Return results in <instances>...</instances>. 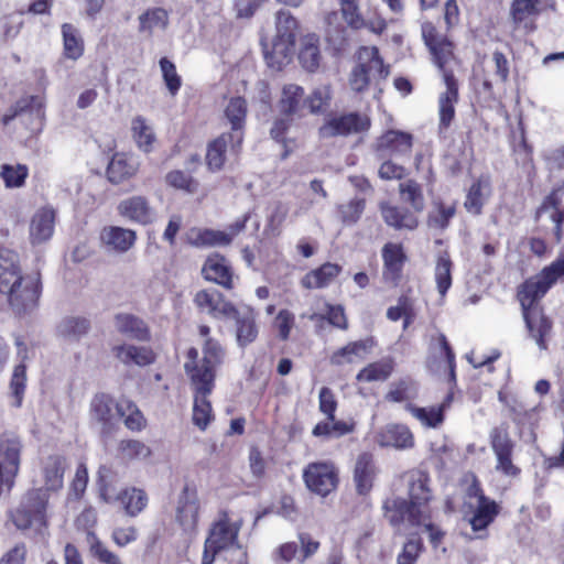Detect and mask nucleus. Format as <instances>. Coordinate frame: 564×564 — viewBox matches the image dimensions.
Here are the masks:
<instances>
[{"mask_svg":"<svg viewBox=\"0 0 564 564\" xmlns=\"http://www.w3.org/2000/svg\"><path fill=\"white\" fill-rule=\"evenodd\" d=\"M239 527L230 523L227 516L218 520L210 529L209 535L205 541L202 564H213L216 555L231 547L240 546L237 543Z\"/></svg>","mask_w":564,"mask_h":564,"instance_id":"6e6552de","label":"nucleus"},{"mask_svg":"<svg viewBox=\"0 0 564 564\" xmlns=\"http://www.w3.org/2000/svg\"><path fill=\"white\" fill-rule=\"evenodd\" d=\"M383 259V279L395 283L402 271L403 263L405 261V254L402 246L398 243H386L382 248Z\"/></svg>","mask_w":564,"mask_h":564,"instance_id":"a878e982","label":"nucleus"},{"mask_svg":"<svg viewBox=\"0 0 564 564\" xmlns=\"http://www.w3.org/2000/svg\"><path fill=\"white\" fill-rule=\"evenodd\" d=\"M399 192L403 202L410 204L415 212H422L424 208V196L421 185L408 180L399 184Z\"/></svg>","mask_w":564,"mask_h":564,"instance_id":"603ef678","label":"nucleus"},{"mask_svg":"<svg viewBox=\"0 0 564 564\" xmlns=\"http://www.w3.org/2000/svg\"><path fill=\"white\" fill-rule=\"evenodd\" d=\"M417 394V386L410 378L400 379L390 386L386 400L390 402H403L414 399Z\"/></svg>","mask_w":564,"mask_h":564,"instance_id":"8fccbe9b","label":"nucleus"},{"mask_svg":"<svg viewBox=\"0 0 564 564\" xmlns=\"http://www.w3.org/2000/svg\"><path fill=\"white\" fill-rule=\"evenodd\" d=\"M375 476V466L372 455L369 453H362L358 456L354 479L356 488L359 494H367L372 487V479Z\"/></svg>","mask_w":564,"mask_h":564,"instance_id":"f704fd0d","label":"nucleus"},{"mask_svg":"<svg viewBox=\"0 0 564 564\" xmlns=\"http://www.w3.org/2000/svg\"><path fill=\"white\" fill-rule=\"evenodd\" d=\"M25 381H26V375H25V366L23 364H20L14 367L11 382H10V389L12 391V395L14 397V405L20 406L22 403L24 390H25Z\"/></svg>","mask_w":564,"mask_h":564,"instance_id":"e2e57ef3","label":"nucleus"},{"mask_svg":"<svg viewBox=\"0 0 564 564\" xmlns=\"http://www.w3.org/2000/svg\"><path fill=\"white\" fill-rule=\"evenodd\" d=\"M91 556L102 564H122L120 557L111 552L94 533L87 534Z\"/></svg>","mask_w":564,"mask_h":564,"instance_id":"6e6d98bb","label":"nucleus"},{"mask_svg":"<svg viewBox=\"0 0 564 564\" xmlns=\"http://www.w3.org/2000/svg\"><path fill=\"white\" fill-rule=\"evenodd\" d=\"M552 7L553 0H512L510 13L513 22L519 24Z\"/></svg>","mask_w":564,"mask_h":564,"instance_id":"c9c22d12","label":"nucleus"},{"mask_svg":"<svg viewBox=\"0 0 564 564\" xmlns=\"http://www.w3.org/2000/svg\"><path fill=\"white\" fill-rule=\"evenodd\" d=\"M194 304L200 313L214 318H229L235 313V305L216 289L198 291Z\"/></svg>","mask_w":564,"mask_h":564,"instance_id":"4468645a","label":"nucleus"},{"mask_svg":"<svg viewBox=\"0 0 564 564\" xmlns=\"http://www.w3.org/2000/svg\"><path fill=\"white\" fill-rule=\"evenodd\" d=\"M116 329L132 339L145 340L148 338V328L145 323L131 314L120 313L115 316Z\"/></svg>","mask_w":564,"mask_h":564,"instance_id":"72a5a7b5","label":"nucleus"},{"mask_svg":"<svg viewBox=\"0 0 564 564\" xmlns=\"http://www.w3.org/2000/svg\"><path fill=\"white\" fill-rule=\"evenodd\" d=\"M55 210L45 206L40 208L32 217L30 224V239L33 245L47 241L54 231Z\"/></svg>","mask_w":564,"mask_h":564,"instance_id":"b1692460","label":"nucleus"},{"mask_svg":"<svg viewBox=\"0 0 564 564\" xmlns=\"http://www.w3.org/2000/svg\"><path fill=\"white\" fill-rule=\"evenodd\" d=\"M198 497L194 487L186 485L177 501L176 520L186 531L193 530L198 521Z\"/></svg>","mask_w":564,"mask_h":564,"instance_id":"aec40b11","label":"nucleus"},{"mask_svg":"<svg viewBox=\"0 0 564 564\" xmlns=\"http://www.w3.org/2000/svg\"><path fill=\"white\" fill-rule=\"evenodd\" d=\"M370 120L367 116L357 112L333 117L328 119L321 128L322 138H333L337 135H348L368 130Z\"/></svg>","mask_w":564,"mask_h":564,"instance_id":"ddd939ff","label":"nucleus"},{"mask_svg":"<svg viewBox=\"0 0 564 564\" xmlns=\"http://www.w3.org/2000/svg\"><path fill=\"white\" fill-rule=\"evenodd\" d=\"M132 137L140 150L148 153L152 151L155 135L153 129L148 124L147 120L138 116L131 122Z\"/></svg>","mask_w":564,"mask_h":564,"instance_id":"79ce46f5","label":"nucleus"},{"mask_svg":"<svg viewBox=\"0 0 564 564\" xmlns=\"http://www.w3.org/2000/svg\"><path fill=\"white\" fill-rule=\"evenodd\" d=\"M64 52L68 58L77 59L82 56L84 46L75 26L65 23L62 26Z\"/></svg>","mask_w":564,"mask_h":564,"instance_id":"864d4df0","label":"nucleus"},{"mask_svg":"<svg viewBox=\"0 0 564 564\" xmlns=\"http://www.w3.org/2000/svg\"><path fill=\"white\" fill-rule=\"evenodd\" d=\"M139 170L135 158L124 153H116L107 167V177L112 184H120L134 176Z\"/></svg>","mask_w":564,"mask_h":564,"instance_id":"393cba45","label":"nucleus"},{"mask_svg":"<svg viewBox=\"0 0 564 564\" xmlns=\"http://www.w3.org/2000/svg\"><path fill=\"white\" fill-rule=\"evenodd\" d=\"M340 11L346 23L355 30L365 28L366 21L361 17L356 0H340Z\"/></svg>","mask_w":564,"mask_h":564,"instance_id":"680f3d73","label":"nucleus"},{"mask_svg":"<svg viewBox=\"0 0 564 564\" xmlns=\"http://www.w3.org/2000/svg\"><path fill=\"white\" fill-rule=\"evenodd\" d=\"M452 268L453 262L449 256L444 252L436 259L434 278L436 288L442 297H444L452 285Z\"/></svg>","mask_w":564,"mask_h":564,"instance_id":"c03bdc74","label":"nucleus"},{"mask_svg":"<svg viewBox=\"0 0 564 564\" xmlns=\"http://www.w3.org/2000/svg\"><path fill=\"white\" fill-rule=\"evenodd\" d=\"M562 276H564V258H560L545 267L539 274L528 279L518 292L523 318L530 337L536 343L541 350L547 348L546 338L552 330V322L543 313L536 302Z\"/></svg>","mask_w":564,"mask_h":564,"instance_id":"f257e3e1","label":"nucleus"},{"mask_svg":"<svg viewBox=\"0 0 564 564\" xmlns=\"http://www.w3.org/2000/svg\"><path fill=\"white\" fill-rule=\"evenodd\" d=\"M42 291L39 273L23 275L19 256L11 250H0V294L19 315L32 312Z\"/></svg>","mask_w":564,"mask_h":564,"instance_id":"f03ea898","label":"nucleus"},{"mask_svg":"<svg viewBox=\"0 0 564 564\" xmlns=\"http://www.w3.org/2000/svg\"><path fill=\"white\" fill-rule=\"evenodd\" d=\"M294 314L288 310H281L274 318V327L281 340H288L294 326Z\"/></svg>","mask_w":564,"mask_h":564,"instance_id":"774afa93","label":"nucleus"},{"mask_svg":"<svg viewBox=\"0 0 564 564\" xmlns=\"http://www.w3.org/2000/svg\"><path fill=\"white\" fill-rule=\"evenodd\" d=\"M422 549L423 544L420 538H410L398 555L397 564H415Z\"/></svg>","mask_w":564,"mask_h":564,"instance_id":"69168bd1","label":"nucleus"},{"mask_svg":"<svg viewBox=\"0 0 564 564\" xmlns=\"http://www.w3.org/2000/svg\"><path fill=\"white\" fill-rule=\"evenodd\" d=\"M226 118L231 124V132H242L247 115V102L241 97L231 98L225 110Z\"/></svg>","mask_w":564,"mask_h":564,"instance_id":"09e8293b","label":"nucleus"},{"mask_svg":"<svg viewBox=\"0 0 564 564\" xmlns=\"http://www.w3.org/2000/svg\"><path fill=\"white\" fill-rule=\"evenodd\" d=\"M546 217L554 224V236L556 241L562 239V223L564 221V209L562 208V193L560 189L552 191L536 210V218Z\"/></svg>","mask_w":564,"mask_h":564,"instance_id":"5701e85b","label":"nucleus"},{"mask_svg":"<svg viewBox=\"0 0 564 564\" xmlns=\"http://www.w3.org/2000/svg\"><path fill=\"white\" fill-rule=\"evenodd\" d=\"M160 68L169 93L172 96H175L181 88L182 79L176 72L174 63H172L167 57H162L160 59Z\"/></svg>","mask_w":564,"mask_h":564,"instance_id":"052dcab7","label":"nucleus"},{"mask_svg":"<svg viewBox=\"0 0 564 564\" xmlns=\"http://www.w3.org/2000/svg\"><path fill=\"white\" fill-rule=\"evenodd\" d=\"M90 328V323L85 317L68 316L61 321L57 326L59 337L68 341H78Z\"/></svg>","mask_w":564,"mask_h":564,"instance_id":"58836bf2","label":"nucleus"},{"mask_svg":"<svg viewBox=\"0 0 564 564\" xmlns=\"http://www.w3.org/2000/svg\"><path fill=\"white\" fill-rule=\"evenodd\" d=\"M446 403L441 405H433L429 408H419L413 404H408L406 410L417 420L420 423L430 429L438 427L444 421V411Z\"/></svg>","mask_w":564,"mask_h":564,"instance_id":"ea45409f","label":"nucleus"},{"mask_svg":"<svg viewBox=\"0 0 564 564\" xmlns=\"http://www.w3.org/2000/svg\"><path fill=\"white\" fill-rule=\"evenodd\" d=\"M365 208V198L354 197L346 203L337 205V216L343 225L352 226L361 218Z\"/></svg>","mask_w":564,"mask_h":564,"instance_id":"49530a36","label":"nucleus"},{"mask_svg":"<svg viewBox=\"0 0 564 564\" xmlns=\"http://www.w3.org/2000/svg\"><path fill=\"white\" fill-rule=\"evenodd\" d=\"M332 100V89L329 85L316 87L307 98L306 102L312 113L325 111Z\"/></svg>","mask_w":564,"mask_h":564,"instance_id":"bf43d9fd","label":"nucleus"},{"mask_svg":"<svg viewBox=\"0 0 564 564\" xmlns=\"http://www.w3.org/2000/svg\"><path fill=\"white\" fill-rule=\"evenodd\" d=\"M412 149V135L410 133L389 130L378 138L376 143V152L379 158L387 156H405Z\"/></svg>","mask_w":564,"mask_h":564,"instance_id":"dca6fc26","label":"nucleus"},{"mask_svg":"<svg viewBox=\"0 0 564 564\" xmlns=\"http://www.w3.org/2000/svg\"><path fill=\"white\" fill-rule=\"evenodd\" d=\"M433 55L434 63L441 70L443 79L446 74H453V64H456L453 54V43L448 39H442L440 43L430 50Z\"/></svg>","mask_w":564,"mask_h":564,"instance_id":"a19ab883","label":"nucleus"},{"mask_svg":"<svg viewBox=\"0 0 564 564\" xmlns=\"http://www.w3.org/2000/svg\"><path fill=\"white\" fill-rule=\"evenodd\" d=\"M165 182L169 186L183 191L187 194H194L198 189V182L189 174L181 170H174L165 175Z\"/></svg>","mask_w":564,"mask_h":564,"instance_id":"13d9d810","label":"nucleus"},{"mask_svg":"<svg viewBox=\"0 0 564 564\" xmlns=\"http://www.w3.org/2000/svg\"><path fill=\"white\" fill-rule=\"evenodd\" d=\"M491 194L490 180L487 176L479 177L469 187L464 206L469 214L479 215Z\"/></svg>","mask_w":564,"mask_h":564,"instance_id":"c756f323","label":"nucleus"},{"mask_svg":"<svg viewBox=\"0 0 564 564\" xmlns=\"http://www.w3.org/2000/svg\"><path fill=\"white\" fill-rule=\"evenodd\" d=\"M276 34L271 46L264 45V58L269 67L280 70L293 56L296 19L288 11H279L275 17Z\"/></svg>","mask_w":564,"mask_h":564,"instance_id":"423d86ee","label":"nucleus"},{"mask_svg":"<svg viewBox=\"0 0 564 564\" xmlns=\"http://www.w3.org/2000/svg\"><path fill=\"white\" fill-rule=\"evenodd\" d=\"M119 454L122 459H145L150 457L151 449L141 441L137 440H122L118 446Z\"/></svg>","mask_w":564,"mask_h":564,"instance_id":"5fc2aeb1","label":"nucleus"},{"mask_svg":"<svg viewBox=\"0 0 564 564\" xmlns=\"http://www.w3.org/2000/svg\"><path fill=\"white\" fill-rule=\"evenodd\" d=\"M203 358L198 359V350L191 348L184 368L191 378L195 394H210L214 389L216 368L221 364L224 349L218 341L207 339L203 347Z\"/></svg>","mask_w":564,"mask_h":564,"instance_id":"20e7f679","label":"nucleus"},{"mask_svg":"<svg viewBox=\"0 0 564 564\" xmlns=\"http://www.w3.org/2000/svg\"><path fill=\"white\" fill-rule=\"evenodd\" d=\"M118 213L128 220L141 225L150 224L155 218V212L149 199L141 195L122 199L118 205Z\"/></svg>","mask_w":564,"mask_h":564,"instance_id":"6ab92c4d","label":"nucleus"},{"mask_svg":"<svg viewBox=\"0 0 564 564\" xmlns=\"http://www.w3.org/2000/svg\"><path fill=\"white\" fill-rule=\"evenodd\" d=\"M107 471L106 467H100L98 471L99 476V496L107 502L111 503L116 500H120L127 514L134 517L140 513L147 506L148 498L143 490L131 488L127 489L120 495H116L111 486L106 484L104 473Z\"/></svg>","mask_w":564,"mask_h":564,"instance_id":"1a4fd4ad","label":"nucleus"},{"mask_svg":"<svg viewBox=\"0 0 564 564\" xmlns=\"http://www.w3.org/2000/svg\"><path fill=\"white\" fill-rule=\"evenodd\" d=\"M207 397L203 393L194 397L193 423L200 430H205L212 420V405Z\"/></svg>","mask_w":564,"mask_h":564,"instance_id":"4d7b16f0","label":"nucleus"},{"mask_svg":"<svg viewBox=\"0 0 564 564\" xmlns=\"http://www.w3.org/2000/svg\"><path fill=\"white\" fill-rule=\"evenodd\" d=\"M280 109L288 115L296 113L304 105V90L295 84L285 85L282 89Z\"/></svg>","mask_w":564,"mask_h":564,"instance_id":"37998d69","label":"nucleus"},{"mask_svg":"<svg viewBox=\"0 0 564 564\" xmlns=\"http://www.w3.org/2000/svg\"><path fill=\"white\" fill-rule=\"evenodd\" d=\"M307 488L321 496H326L337 486V471L332 463H312L303 474Z\"/></svg>","mask_w":564,"mask_h":564,"instance_id":"f8f14e48","label":"nucleus"},{"mask_svg":"<svg viewBox=\"0 0 564 564\" xmlns=\"http://www.w3.org/2000/svg\"><path fill=\"white\" fill-rule=\"evenodd\" d=\"M371 347V339L351 341L336 350L330 357V362L335 366L358 362L366 357Z\"/></svg>","mask_w":564,"mask_h":564,"instance_id":"7c9ffc66","label":"nucleus"},{"mask_svg":"<svg viewBox=\"0 0 564 564\" xmlns=\"http://www.w3.org/2000/svg\"><path fill=\"white\" fill-rule=\"evenodd\" d=\"M116 358L127 366L135 365L144 367L154 361V355L147 347H138L134 345H119L112 348Z\"/></svg>","mask_w":564,"mask_h":564,"instance_id":"2f4dec72","label":"nucleus"},{"mask_svg":"<svg viewBox=\"0 0 564 564\" xmlns=\"http://www.w3.org/2000/svg\"><path fill=\"white\" fill-rule=\"evenodd\" d=\"M140 32L151 35L156 30H164L169 23L167 12L162 8L149 10L139 17Z\"/></svg>","mask_w":564,"mask_h":564,"instance_id":"de8ad7c7","label":"nucleus"},{"mask_svg":"<svg viewBox=\"0 0 564 564\" xmlns=\"http://www.w3.org/2000/svg\"><path fill=\"white\" fill-rule=\"evenodd\" d=\"M393 367L394 365L391 359L369 364L359 371L357 380L365 382L384 381L391 376Z\"/></svg>","mask_w":564,"mask_h":564,"instance_id":"a18cd8bd","label":"nucleus"},{"mask_svg":"<svg viewBox=\"0 0 564 564\" xmlns=\"http://www.w3.org/2000/svg\"><path fill=\"white\" fill-rule=\"evenodd\" d=\"M236 321V339L240 347H245L253 343L258 336V327L256 324V313L250 306L237 308L229 317Z\"/></svg>","mask_w":564,"mask_h":564,"instance_id":"4be33fe9","label":"nucleus"},{"mask_svg":"<svg viewBox=\"0 0 564 564\" xmlns=\"http://www.w3.org/2000/svg\"><path fill=\"white\" fill-rule=\"evenodd\" d=\"M47 495L43 489H32L22 498L20 506L12 512V521L18 529L45 525Z\"/></svg>","mask_w":564,"mask_h":564,"instance_id":"0eeeda50","label":"nucleus"},{"mask_svg":"<svg viewBox=\"0 0 564 564\" xmlns=\"http://www.w3.org/2000/svg\"><path fill=\"white\" fill-rule=\"evenodd\" d=\"M43 476L46 490H58L63 487L66 469L65 459L58 455L48 456L43 463Z\"/></svg>","mask_w":564,"mask_h":564,"instance_id":"e433bc0d","label":"nucleus"},{"mask_svg":"<svg viewBox=\"0 0 564 564\" xmlns=\"http://www.w3.org/2000/svg\"><path fill=\"white\" fill-rule=\"evenodd\" d=\"M25 381H26V375H25V366L23 364H20L14 367L11 382H10V389L12 391V395L14 397V405L20 406L22 403L24 390H25Z\"/></svg>","mask_w":564,"mask_h":564,"instance_id":"0e129e2a","label":"nucleus"},{"mask_svg":"<svg viewBox=\"0 0 564 564\" xmlns=\"http://www.w3.org/2000/svg\"><path fill=\"white\" fill-rule=\"evenodd\" d=\"M376 443L381 447L395 449H409L414 446V436L410 429L403 424H388L380 429L376 436Z\"/></svg>","mask_w":564,"mask_h":564,"instance_id":"a211bd4d","label":"nucleus"},{"mask_svg":"<svg viewBox=\"0 0 564 564\" xmlns=\"http://www.w3.org/2000/svg\"><path fill=\"white\" fill-rule=\"evenodd\" d=\"M379 209L382 219L390 227L399 230H413L417 227L419 221L416 217L404 208L393 206L388 202H381L379 204Z\"/></svg>","mask_w":564,"mask_h":564,"instance_id":"bb28decb","label":"nucleus"},{"mask_svg":"<svg viewBox=\"0 0 564 564\" xmlns=\"http://www.w3.org/2000/svg\"><path fill=\"white\" fill-rule=\"evenodd\" d=\"M299 59L302 66L308 70L314 72L319 66V39L315 34H307L301 41V50Z\"/></svg>","mask_w":564,"mask_h":564,"instance_id":"4c0bfd02","label":"nucleus"},{"mask_svg":"<svg viewBox=\"0 0 564 564\" xmlns=\"http://www.w3.org/2000/svg\"><path fill=\"white\" fill-rule=\"evenodd\" d=\"M102 243L119 253L127 252L135 242V232L121 227H107L100 234Z\"/></svg>","mask_w":564,"mask_h":564,"instance_id":"cd10ccee","label":"nucleus"},{"mask_svg":"<svg viewBox=\"0 0 564 564\" xmlns=\"http://www.w3.org/2000/svg\"><path fill=\"white\" fill-rule=\"evenodd\" d=\"M243 140V132L223 133L209 145L206 161L209 170L219 171L223 169L228 154L237 155Z\"/></svg>","mask_w":564,"mask_h":564,"instance_id":"9b49d317","label":"nucleus"},{"mask_svg":"<svg viewBox=\"0 0 564 564\" xmlns=\"http://www.w3.org/2000/svg\"><path fill=\"white\" fill-rule=\"evenodd\" d=\"M409 497L410 501L395 499L392 501V510L388 516L392 524L402 521L409 523H421L429 516L431 491L427 486L429 477L425 473L415 470L409 475Z\"/></svg>","mask_w":564,"mask_h":564,"instance_id":"7ed1b4c3","label":"nucleus"},{"mask_svg":"<svg viewBox=\"0 0 564 564\" xmlns=\"http://www.w3.org/2000/svg\"><path fill=\"white\" fill-rule=\"evenodd\" d=\"M469 496L476 498L474 513L469 519V523L474 531H484L495 520L499 512V507L494 500L487 498L476 485L469 488Z\"/></svg>","mask_w":564,"mask_h":564,"instance_id":"2eb2a0df","label":"nucleus"},{"mask_svg":"<svg viewBox=\"0 0 564 564\" xmlns=\"http://www.w3.org/2000/svg\"><path fill=\"white\" fill-rule=\"evenodd\" d=\"M446 90L438 97L440 127L447 129L455 117V105L458 101V84L454 74H446Z\"/></svg>","mask_w":564,"mask_h":564,"instance_id":"412c9836","label":"nucleus"},{"mask_svg":"<svg viewBox=\"0 0 564 564\" xmlns=\"http://www.w3.org/2000/svg\"><path fill=\"white\" fill-rule=\"evenodd\" d=\"M341 271V268L335 263H324L316 270H312L306 273L301 284L303 288L312 290V289H322L327 286Z\"/></svg>","mask_w":564,"mask_h":564,"instance_id":"473e14b6","label":"nucleus"},{"mask_svg":"<svg viewBox=\"0 0 564 564\" xmlns=\"http://www.w3.org/2000/svg\"><path fill=\"white\" fill-rule=\"evenodd\" d=\"M90 415L105 427L110 426L119 416H124L123 403L116 402L106 393H97L90 402Z\"/></svg>","mask_w":564,"mask_h":564,"instance_id":"f3484780","label":"nucleus"},{"mask_svg":"<svg viewBox=\"0 0 564 564\" xmlns=\"http://www.w3.org/2000/svg\"><path fill=\"white\" fill-rule=\"evenodd\" d=\"M204 278L226 289H232V273L224 257H209L203 267Z\"/></svg>","mask_w":564,"mask_h":564,"instance_id":"c85d7f7f","label":"nucleus"},{"mask_svg":"<svg viewBox=\"0 0 564 564\" xmlns=\"http://www.w3.org/2000/svg\"><path fill=\"white\" fill-rule=\"evenodd\" d=\"M29 175V169L24 164H2L0 177L3 180L7 188H20L25 184Z\"/></svg>","mask_w":564,"mask_h":564,"instance_id":"3c124183","label":"nucleus"},{"mask_svg":"<svg viewBox=\"0 0 564 564\" xmlns=\"http://www.w3.org/2000/svg\"><path fill=\"white\" fill-rule=\"evenodd\" d=\"M122 403L126 412V415L122 416L124 419V425L131 431H141L145 426V419L141 411L130 401Z\"/></svg>","mask_w":564,"mask_h":564,"instance_id":"338daca9","label":"nucleus"},{"mask_svg":"<svg viewBox=\"0 0 564 564\" xmlns=\"http://www.w3.org/2000/svg\"><path fill=\"white\" fill-rule=\"evenodd\" d=\"M389 74V66L384 65L379 50L376 46H362L357 52L356 65L349 74V87L355 93H364L373 84L380 94L381 82L386 80Z\"/></svg>","mask_w":564,"mask_h":564,"instance_id":"39448f33","label":"nucleus"},{"mask_svg":"<svg viewBox=\"0 0 564 564\" xmlns=\"http://www.w3.org/2000/svg\"><path fill=\"white\" fill-rule=\"evenodd\" d=\"M490 444L497 459L496 470L509 477L517 476L520 469L512 463L513 442L507 425L491 430Z\"/></svg>","mask_w":564,"mask_h":564,"instance_id":"9d476101","label":"nucleus"}]
</instances>
